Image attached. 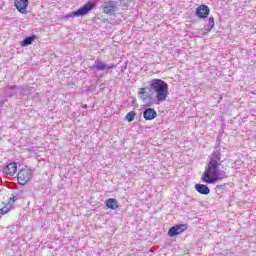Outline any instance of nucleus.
I'll use <instances>...</instances> for the list:
<instances>
[{
    "label": "nucleus",
    "mask_w": 256,
    "mask_h": 256,
    "mask_svg": "<svg viewBox=\"0 0 256 256\" xmlns=\"http://www.w3.org/2000/svg\"><path fill=\"white\" fill-rule=\"evenodd\" d=\"M138 95L145 103L144 107H153L156 103L167 101L169 84L162 79H152L147 87L139 89Z\"/></svg>",
    "instance_id": "obj_1"
},
{
    "label": "nucleus",
    "mask_w": 256,
    "mask_h": 256,
    "mask_svg": "<svg viewBox=\"0 0 256 256\" xmlns=\"http://www.w3.org/2000/svg\"><path fill=\"white\" fill-rule=\"evenodd\" d=\"M221 165V150H214L210 161L208 162L205 171L201 177L203 183H208V185H214L217 181L227 179V172L220 170Z\"/></svg>",
    "instance_id": "obj_2"
},
{
    "label": "nucleus",
    "mask_w": 256,
    "mask_h": 256,
    "mask_svg": "<svg viewBox=\"0 0 256 256\" xmlns=\"http://www.w3.org/2000/svg\"><path fill=\"white\" fill-rule=\"evenodd\" d=\"M97 4L95 2H87L83 7L80 9L70 12L62 17V19H74V17H83L88 15L90 11H93Z\"/></svg>",
    "instance_id": "obj_3"
},
{
    "label": "nucleus",
    "mask_w": 256,
    "mask_h": 256,
    "mask_svg": "<svg viewBox=\"0 0 256 256\" xmlns=\"http://www.w3.org/2000/svg\"><path fill=\"white\" fill-rule=\"evenodd\" d=\"M89 69L90 71H93L94 75H97L99 71H110V69H115V64H107L106 62H103L101 58L98 57L96 58L93 65L89 67Z\"/></svg>",
    "instance_id": "obj_4"
},
{
    "label": "nucleus",
    "mask_w": 256,
    "mask_h": 256,
    "mask_svg": "<svg viewBox=\"0 0 256 256\" xmlns=\"http://www.w3.org/2000/svg\"><path fill=\"white\" fill-rule=\"evenodd\" d=\"M31 177H33V170L21 169L17 175L19 185H26V183H29V181H31Z\"/></svg>",
    "instance_id": "obj_5"
},
{
    "label": "nucleus",
    "mask_w": 256,
    "mask_h": 256,
    "mask_svg": "<svg viewBox=\"0 0 256 256\" xmlns=\"http://www.w3.org/2000/svg\"><path fill=\"white\" fill-rule=\"evenodd\" d=\"M23 197V191H19L13 198H10L9 202L6 204L5 202L0 203V215H5L11 211V201L15 203V200L21 199Z\"/></svg>",
    "instance_id": "obj_6"
},
{
    "label": "nucleus",
    "mask_w": 256,
    "mask_h": 256,
    "mask_svg": "<svg viewBox=\"0 0 256 256\" xmlns=\"http://www.w3.org/2000/svg\"><path fill=\"white\" fill-rule=\"evenodd\" d=\"M102 11L106 15H115V13H117V1L105 0L102 5Z\"/></svg>",
    "instance_id": "obj_7"
},
{
    "label": "nucleus",
    "mask_w": 256,
    "mask_h": 256,
    "mask_svg": "<svg viewBox=\"0 0 256 256\" xmlns=\"http://www.w3.org/2000/svg\"><path fill=\"white\" fill-rule=\"evenodd\" d=\"M188 226L187 224H177L175 226L170 227L168 230L169 237H177V235H181L184 231H187Z\"/></svg>",
    "instance_id": "obj_8"
},
{
    "label": "nucleus",
    "mask_w": 256,
    "mask_h": 256,
    "mask_svg": "<svg viewBox=\"0 0 256 256\" xmlns=\"http://www.w3.org/2000/svg\"><path fill=\"white\" fill-rule=\"evenodd\" d=\"M209 13H211V9L209 6L202 4L196 8L195 15L199 17V19H207L209 17Z\"/></svg>",
    "instance_id": "obj_9"
},
{
    "label": "nucleus",
    "mask_w": 256,
    "mask_h": 256,
    "mask_svg": "<svg viewBox=\"0 0 256 256\" xmlns=\"http://www.w3.org/2000/svg\"><path fill=\"white\" fill-rule=\"evenodd\" d=\"M14 7L19 13L27 15V7H29V0H14Z\"/></svg>",
    "instance_id": "obj_10"
},
{
    "label": "nucleus",
    "mask_w": 256,
    "mask_h": 256,
    "mask_svg": "<svg viewBox=\"0 0 256 256\" xmlns=\"http://www.w3.org/2000/svg\"><path fill=\"white\" fill-rule=\"evenodd\" d=\"M3 173H5V175H9V177H13V175L17 173V163L12 162L6 165L4 167Z\"/></svg>",
    "instance_id": "obj_11"
},
{
    "label": "nucleus",
    "mask_w": 256,
    "mask_h": 256,
    "mask_svg": "<svg viewBox=\"0 0 256 256\" xmlns=\"http://www.w3.org/2000/svg\"><path fill=\"white\" fill-rule=\"evenodd\" d=\"M143 117L145 121H153L157 117V111L153 108H145L143 111Z\"/></svg>",
    "instance_id": "obj_12"
},
{
    "label": "nucleus",
    "mask_w": 256,
    "mask_h": 256,
    "mask_svg": "<svg viewBox=\"0 0 256 256\" xmlns=\"http://www.w3.org/2000/svg\"><path fill=\"white\" fill-rule=\"evenodd\" d=\"M4 91H5L6 97H15V95H17V93H19V86L8 85L4 88Z\"/></svg>",
    "instance_id": "obj_13"
},
{
    "label": "nucleus",
    "mask_w": 256,
    "mask_h": 256,
    "mask_svg": "<svg viewBox=\"0 0 256 256\" xmlns=\"http://www.w3.org/2000/svg\"><path fill=\"white\" fill-rule=\"evenodd\" d=\"M194 189H196L200 195H209L211 193V189L205 184H195Z\"/></svg>",
    "instance_id": "obj_14"
},
{
    "label": "nucleus",
    "mask_w": 256,
    "mask_h": 256,
    "mask_svg": "<svg viewBox=\"0 0 256 256\" xmlns=\"http://www.w3.org/2000/svg\"><path fill=\"white\" fill-rule=\"evenodd\" d=\"M106 207H108V209H112V210L119 209V202L115 198L107 199Z\"/></svg>",
    "instance_id": "obj_15"
},
{
    "label": "nucleus",
    "mask_w": 256,
    "mask_h": 256,
    "mask_svg": "<svg viewBox=\"0 0 256 256\" xmlns=\"http://www.w3.org/2000/svg\"><path fill=\"white\" fill-rule=\"evenodd\" d=\"M215 27V18L213 16L209 17L208 24L204 28L207 33H211V30Z\"/></svg>",
    "instance_id": "obj_16"
},
{
    "label": "nucleus",
    "mask_w": 256,
    "mask_h": 256,
    "mask_svg": "<svg viewBox=\"0 0 256 256\" xmlns=\"http://www.w3.org/2000/svg\"><path fill=\"white\" fill-rule=\"evenodd\" d=\"M36 37L35 36H29L26 37L22 42L21 46L22 47H28V45H32L33 41H35Z\"/></svg>",
    "instance_id": "obj_17"
},
{
    "label": "nucleus",
    "mask_w": 256,
    "mask_h": 256,
    "mask_svg": "<svg viewBox=\"0 0 256 256\" xmlns=\"http://www.w3.org/2000/svg\"><path fill=\"white\" fill-rule=\"evenodd\" d=\"M137 116V112L130 111L127 113L125 119L128 121V123H132V121H135V117Z\"/></svg>",
    "instance_id": "obj_18"
},
{
    "label": "nucleus",
    "mask_w": 256,
    "mask_h": 256,
    "mask_svg": "<svg viewBox=\"0 0 256 256\" xmlns=\"http://www.w3.org/2000/svg\"><path fill=\"white\" fill-rule=\"evenodd\" d=\"M31 89H29V87H19L18 93H20V95H29Z\"/></svg>",
    "instance_id": "obj_19"
},
{
    "label": "nucleus",
    "mask_w": 256,
    "mask_h": 256,
    "mask_svg": "<svg viewBox=\"0 0 256 256\" xmlns=\"http://www.w3.org/2000/svg\"><path fill=\"white\" fill-rule=\"evenodd\" d=\"M225 187H227V184L217 185L216 191H219V189H225Z\"/></svg>",
    "instance_id": "obj_20"
},
{
    "label": "nucleus",
    "mask_w": 256,
    "mask_h": 256,
    "mask_svg": "<svg viewBox=\"0 0 256 256\" xmlns=\"http://www.w3.org/2000/svg\"><path fill=\"white\" fill-rule=\"evenodd\" d=\"M120 3H123L124 7H127V3H129V0H119Z\"/></svg>",
    "instance_id": "obj_21"
},
{
    "label": "nucleus",
    "mask_w": 256,
    "mask_h": 256,
    "mask_svg": "<svg viewBox=\"0 0 256 256\" xmlns=\"http://www.w3.org/2000/svg\"><path fill=\"white\" fill-rule=\"evenodd\" d=\"M83 109H87V105H84V106H83Z\"/></svg>",
    "instance_id": "obj_22"
}]
</instances>
